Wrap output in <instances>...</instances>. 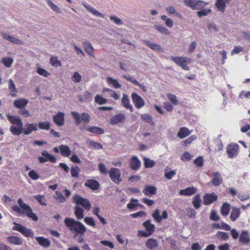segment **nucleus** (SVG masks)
Returning <instances> with one entry per match:
<instances>
[{
    "label": "nucleus",
    "mask_w": 250,
    "mask_h": 250,
    "mask_svg": "<svg viewBox=\"0 0 250 250\" xmlns=\"http://www.w3.org/2000/svg\"><path fill=\"white\" fill-rule=\"evenodd\" d=\"M6 117L12 125L10 127V131L13 135H20L21 133L27 135L38 129L37 124H26L23 127L22 121L18 116L7 114Z\"/></svg>",
    "instance_id": "obj_1"
},
{
    "label": "nucleus",
    "mask_w": 250,
    "mask_h": 250,
    "mask_svg": "<svg viewBox=\"0 0 250 250\" xmlns=\"http://www.w3.org/2000/svg\"><path fill=\"white\" fill-rule=\"evenodd\" d=\"M73 201L76 204L74 208L75 217L78 220L83 218L84 209L80 206L83 207L85 210L88 211L91 208L90 202L87 199L83 198L78 194H75L73 196Z\"/></svg>",
    "instance_id": "obj_2"
},
{
    "label": "nucleus",
    "mask_w": 250,
    "mask_h": 250,
    "mask_svg": "<svg viewBox=\"0 0 250 250\" xmlns=\"http://www.w3.org/2000/svg\"><path fill=\"white\" fill-rule=\"evenodd\" d=\"M64 222L68 229L74 232L75 236L78 234L83 235L86 231V227L82 223L73 218H65Z\"/></svg>",
    "instance_id": "obj_3"
},
{
    "label": "nucleus",
    "mask_w": 250,
    "mask_h": 250,
    "mask_svg": "<svg viewBox=\"0 0 250 250\" xmlns=\"http://www.w3.org/2000/svg\"><path fill=\"white\" fill-rule=\"evenodd\" d=\"M18 203L20 207L17 205L14 206L12 207V209L14 211L19 213L22 214H23L25 212L27 217L32 218L34 221H36L38 220V217L33 212L30 207L24 203L21 198L18 199Z\"/></svg>",
    "instance_id": "obj_4"
},
{
    "label": "nucleus",
    "mask_w": 250,
    "mask_h": 250,
    "mask_svg": "<svg viewBox=\"0 0 250 250\" xmlns=\"http://www.w3.org/2000/svg\"><path fill=\"white\" fill-rule=\"evenodd\" d=\"M170 59L178 65L185 70H189V67L187 65L191 62V59L186 57H174L171 56Z\"/></svg>",
    "instance_id": "obj_5"
},
{
    "label": "nucleus",
    "mask_w": 250,
    "mask_h": 250,
    "mask_svg": "<svg viewBox=\"0 0 250 250\" xmlns=\"http://www.w3.org/2000/svg\"><path fill=\"white\" fill-rule=\"evenodd\" d=\"M71 115L74 119L76 125H79L82 121L87 123H89L90 121L89 115L85 112L83 113L82 115H80L79 113L76 111H72Z\"/></svg>",
    "instance_id": "obj_6"
},
{
    "label": "nucleus",
    "mask_w": 250,
    "mask_h": 250,
    "mask_svg": "<svg viewBox=\"0 0 250 250\" xmlns=\"http://www.w3.org/2000/svg\"><path fill=\"white\" fill-rule=\"evenodd\" d=\"M143 226L146 228V230H139L138 231L139 234L143 237H147L151 235L155 230V226L151 224L150 220L144 222Z\"/></svg>",
    "instance_id": "obj_7"
},
{
    "label": "nucleus",
    "mask_w": 250,
    "mask_h": 250,
    "mask_svg": "<svg viewBox=\"0 0 250 250\" xmlns=\"http://www.w3.org/2000/svg\"><path fill=\"white\" fill-rule=\"evenodd\" d=\"M108 173L111 180L116 184H119L122 181L121 177V171L117 168L112 167L108 171Z\"/></svg>",
    "instance_id": "obj_8"
},
{
    "label": "nucleus",
    "mask_w": 250,
    "mask_h": 250,
    "mask_svg": "<svg viewBox=\"0 0 250 250\" xmlns=\"http://www.w3.org/2000/svg\"><path fill=\"white\" fill-rule=\"evenodd\" d=\"M42 156L38 157V160L41 163L46 162H50L51 163H55L57 161L56 158L53 155L49 154L47 151L43 150L41 152Z\"/></svg>",
    "instance_id": "obj_9"
},
{
    "label": "nucleus",
    "mask_w": 250,
    "mask_h": 250,
    "mask_svg": "<svg viewBox=\"0 0 250 250\" xmlns=\"http://www.w3.org/2000/svg\"><path fill=\"white\" fill-rule=\"evenodd\" d=\"M53 151L56 153L60 152L63 157H69L71 154V151L69 146L66 145H62L53 148Z\"/></svg>",
    "instance_id": "obj_10"
},
{
    "label": "nucleus",
    "mask_w": 250,
    "mask_h": 250,
    "mask_svg": "<svg viewBox=\"0 0 250 250\" xmlns=\"http://www.w3.org/2000/svg\"><path fill=\"white\" fill-rule=\"evenodd\" d=\"M239 149V145L236 144L229 145L227 148V153L228 157L230 158L236 157L238 155Z\"/></svg>",
    "instance_id": "obj_11"
},
{
    "label": "nucleus",
    "mask_w": 250,
    "mask_h": 250,
    "mask_svg": "<svg viewBox=\"0 0 250 250\" xmlns=\"http://www.w3.org/2000/svg\"><path fill=\"white\" fill-rule=\"evenodd\" d=\"M218 196L214 192L205 193L203 196V204L205 205H209L217 201Z\"/></svg>",
    "instance_id": "obj_12"
},
{
    "label": "nucleus",
    "mask_w": 250,
    "mask_h": 250,
    "mask_svg": "<svg viewBox=\"0 0 250 250\" xmlns=\"http://www.w3.org/2000/svg\"><path fill=\"white\" fill-rule=\"evenodd\" d=\"M132 102L137 108L143 107L145 104L144 99L136 93L131 94Z\"/></svg>",
    "instance_id": "obj_13"
},
{
    "label": "nucleus",
    "mask_w": 250,
    "mask_h": 250,
    "mask_svg": "<svg viewBox=\"0 0 250 250\" xmlns=\"http://www.w3.org/2000/svg\"><path fill=\"white\" fill-rule=\"evenodd\" d=\"M53 121L58 126L63 125L65 121L64 113L62 112H58L53 116Z\"/></svg>",
    "instance_id": "obj_14"
},
{
    "label": "nucleus",
    "mask_w": 250,
    "mask_h": 250,
    "mask_svg": "<svg viewBox=\"0 0 250 250\" xmlns=\"http://www.w3.org/2000/svg\"><path fill=\"white\" fill-rule=\"evenodd\" d=\"M239 242L243 245H248L250 242V235L247 230L241 231L239 237Z\"/></svg>",
    "instance_id": "obj_15"
},
{
    "label": "nucleus",
    "mask_w": 250,
    "mask_h": 250,
    "mask_svg": "<svg viewBox=\"0 0 250 250\" xmlns=\"http://www.w3.org/2000/svg\"><path fill=\"white\" fill-rule=\"evenodd\" d=\"M126 119V117L124 114L119 113L115 115L112 117L110 121V123L112 125L118 124L123 123Z\"/></svg>",
    "instance_id": "obj_16"
},
{
    "label": "nucleus",
    "mask_w": 250,
    "mask_h": 250,
    "mask_svg": "<svg viewBox=\"0 0 250 250\" xmlns=\"http://www.w3.org/2000/svg\"><path fill=\"white\" fill-rule=\"evenodd\" d=\"M84 186L92 190H96L99 188L100 184L99 182L94 179H88L86 181Z\"/></svg>",
    "instance_id": "obj_17"
},
{
    "label": "nucleus",
    "mask_w": 250,
    "mask_h": 250,
    "mask_svg": "<svg viewBox=\"0 0 250 250\" xmlns=\"http://www.w3.org/2000/svg\"><path fill=\"white\" fill-rule=\"evenodd\" d=\"M212 177L211 182L214 186H218L222 183V177L219 172L213 173Z\"/></svg>",
    "instance_id": "obj_18"
},
{
    "label": "nucleus",
    "mask_w": 250,
    "mask_h": 250,
    "mask_svg": "<svg viewBox=\"0 0 250 250\" xmlns=\"http://www.w3.org/2000/svg\"><path fill=\"white\" fill-rule=\"evenodd\" d=\"M28 103V100L23 98H20L14 101V107L18 109H21L25 107Z\"/></svg>",
    "instance_id": "obj_19"
},
{
    "label": "nucleus",
    "mask_w": 250,
    "mask_h": 250,
    "mask_svg": "<svg viewBox=\"0 0 250 250\" xmlns=\"http://www.w3.org/2000/svg\"><path fill=\"white\" fill-rule=\"evenodd\" d=\"M129 165L132 169L137 170L140 167L141 162L137 156H133L129 161Z\"/></svg>",
    "instance_id": "obj_20"
},
{
    "label": "nucleus",
    "mask_w": 250,
    "mask_h": 250,
    "mask_svg": "<svg viewBox=\"0 0 250 250\" xmlns=\"http://www.w3.org/2000/svg\"><path fill=\"white\" fill-rule=\"evenodd\" d=\"M122 105L127 109H129L131 112H133L134 109L131 104H130V101L128 95L123 94L122 99Z\"/></svg>",
    "instance_id": "obj_21"
},
{
    "label": "nucleus",
    "mask_w": 250,
    "mask_h": 250,
    "mask_svg": "<svg viewBox=\"0 0 250 250\" xmlns=\"http://www.w3.org/2000/svg\"><path fill=\"white\" fill-rule=\"evenodd\" d=\"M197 191V188L194 187L187 188L185 189H181L179 191V194L184 196H191Z\"/></svg>",
    "instance_id": "obj_22"
},
{
    "label": "nucleus",
    "mask_w": 250,
    "mask_h": 250,
    "mask_svg": "<svg viewBox=\"0 0 250 250\" xmlns=\"http://www.w3.org/2000/svg\"><path fill=\"white\" fill-rule=\"evenodd\" d=\"M156 188L152 186L146 185L143 191L145 195L150 196L156 193Z\"/></svg>",
    "instance_id": "obj_23"
},
{
    "label": "nucleus",
    "mask_w": 250,
    "mask_h": 250,
    "mask_svg": "<svg viewBox=\"0 0 250 250\" xmlns=\"http://www.w3.org/2000/svg\"><path fill=\"white\" fill-rule=\"evenodd\" d=\"M85 129L88 132L98 135L103 134L104 133V130L103 128L96 126H88L85 128Z\"/></svg>",
    "instance_id": "obj_24"
},
{
    "label": "nucleus",
    "mask_w": 250,
    "mask_h": 250,
    "mask_svg": "<svg viewBox=\"0 0 250 250\" xmlns=\"http://www.w3.org/2000/svg\"><path fill=\"white\" fill-rule=\"evenodd\" d=\"M231 0H217L215 5L219 11L224 12L226 4L229 3Z\"/></svg>",
    "instance_id": "obj_25"
},
{
    "label": "nucleus",
    "mask_w": 250,
    "mask_h": 250,
    "mask_svg": "<svg viewBox=\"0 0 250 250\" xmlns=\"http://www.w3.org/2000/svg\"><path fill=\"white\" fill-rule=\"evenodd\" d=\"M8 88L10 95L12 97H16L17 95L18 90L12 79L8 81Z\"/></svg>",
    "instance_id": "obj_26"
},
{
    "label": "nucleus",
    "mask_w": 250,
    "mask_h": 250,
    "mask_svg": "<svg viewBox=\"0 0 250 250\" xmlns=\"http://www.w3.org/2000/svg\"><path fill=\"white\" fill-rule=\"evenodd\" d=\"M2 37L5 40H8L13 43L19 44V45H21V44H23V42L13 37V36H10L7 34H5V33L2 34Z\"/></svg>",
    "instance_id": "obj_27"
},
{
    "label": "nucleus",
    "mask_w": 250,
    "mask_h": 250,
    "mask_svg": "<svg viewBox=\"0 0 250 250\" xmlns=\"http://www.w3.org/2000/svg\"><path fill=\"white\" fill-rule=\"evenodd\" d=\"M36 240L41 246L44 248H47L50 246L51 242L50 240L43 237H37Z\"/></svg>",
    "instance_id": "obj_28"
},
{
    "label": "nucleus",
    "mask_w": 250,
    "mask_h": 250,
    "mask_svg": "<svg viewBox=\"0 0 250 250\" xmlns=\"http://www.w3.org/2000/svg\"><path fill=\"white\" fill-rule=\"evenodd\" d=\"M83 46L85 51L91 56L94 57V48L89 42H84Z\"/></svg>",
    "instance_id": "obj_29"
},
{
    "label": "nucleus",
    "mask_w": 250,
    "mask_h": 250,
    "mask_svg": "<svg viewBox=\"0 0 250 250\" xmlns=\"http://www.w3.org/2000/svg\"><path fill=\"white\" fill-rule=\"evenodd\" d=\"M191 134V131L186 127H182L180 128L178 132L177 136L180 139H183L188 136Z\"/></svg>",
    "instance_id": "obj_30"
},
{
    "label": "nucleus",
    "mask_w": 250,
    "mask_h": 250,
    "mask_svg": "<svg viewBox=\"0 0 250 250\" xmlns=\"http://www.w3.org/2000/svg\"><path fill=\"white\" fill-rule=\"evenodd\" d=\"M7 240L10 244L20 245L22 243V239L18 236H11L7 237Z\"/></svg>",
    "instance_id": "obj_31"
},
{
    "label": "nucleus",
    "mask_w": 250,
    "mask_h": 250,
    "mask_svg": "<svg viewBox=\"0 0 250 250\" xmlns=\"http://www.w3.org/2000/svg\"><path fill=\"white\" fill-rule=\"evenodd\" d=\"M240 210L239 208H233L230 215V219L232 222H234L239 217Z\"/></svg>",
    "instance_id": "obj_32"
},
{
    "label": "nucleus",
    "mask_w": 250,
    "mask_h": 250,
    "mask_svg": "<svg viewBox=\"0 0 250 250\" xmlns=\"http://www.w3.org/2000/svg\"><path fill=\"white\" fill-rule=\"evenodd\" d=\"M84 6L89 12L92 13L94 15L102 18H104V15L98 11L91 6L88 4H84Z\"/></svg>",
    "instance_id": "obj_33"
},
{
    "label": "nucleus",
    "mask_w": 250,
    "mask_h": 250,
    "mask_svg": "<svg viewBox=\"0 0 250 250\" xmlns=\"http://www.w3.org/2000/svg\"><path fill=\"white\" fill-rule=\"evenodd\" d=\"M145 43L150 48L154 51H159L162 50V48L159 44L155 43H151L148 41H145Z\"/></svg>",
    "instance_id": "obj_34"
},
{
    "label": "nucleus",
    "mask_w": 250,
    "mask_h": 250,
    "mask_svg": "<svg viewBox=\"0 0 250 250\" xmlns=\"http://www.w3.org/2000/svg\"><path fill=\"white\" fill-rule=\"evenodd\" d=\"M146 245L148 249L152 250L154 248L157 247L158 243L156 240L150 238L147 240Z\"/></svg>",
    "instance_id": "obj_35"
},
{
    "label": "nucleus",
    "mask_w": 250,
    "mask_h": 250,
    "mask_svg": "<svg viewBox=\"0 0 250 250\" xmlns=\"http://www.w3.org/2000/svg\"><path fill=\"white\" fill-rule=\"evenodd\" d=\"M230 208V205L229 203L227 202L223 203L221 208V214L225 216H227L229 212Z\"/></svg>",
    "instance_id": "obj_36"
},
{
    "label": "nucleus",
    "mask_w": 250,
    "mask_h": 250,
    "mask_svg": "<svg viewBox=\"0 0 250 250\" xmlns=\"http://www.w3.org/2000/svg\"><path fill=\"white\" fill-rule=\"evenodd\" d=\"M201 199L199 194L196 195L192 201V204L196 209H198L201 207Z\"/></svg>",
    "instance_id": "obj_37"
},
{
    "label": "nucleus",
    "mask_w": 250,
    "mask_h": 250,
    "mask_svg": "<svg viewBox=\"0 0 250 250\" xmlns=\"http://www.w3.org/2000/svg\"><path fill=\"white\" fill-rule=\"evenodd\" d=\"M107 82L108 84H112L115 88H119L121 86L116 79H114L109 77L107 78Z\"/></svg>",
    "instance_id": "obj_38"
},
{
    "label": "nucleus",
    "mask_w": 250,
    "mask_h": 250,
    "mask_svg": "<svg viewBox=\"0 0 250 250\" xmlns=\"http://www.w3.org/2000/svg\"><path fill=\"white\" fill-rule=\"evenodd\" d=\"M1 63L6 67H10L13 62V60L10 57H5L2 59Z\"/></svg>",
    "instance_id": "obj_39"
},
{
    "label": "nucleus",
    "mask_w": 250,
    "mask_h": 250,
    "mask_svg": "<svg viewBox=\"0 0 250 250\" xmlns=\"http://www.w3.org/2000/svg\"><path fill=\"white\" fill-rule=\"evenodd\" d=\"M47 3L48 4V5L51 7V8L55 12L58 13H61L62 10L61 9L58 7L57 5H56L55 4L53 3V2L51 0H46Z\"/></svg>",
    "instance_id": "obj_40"
},
{
    "label": "nucleus",
    "mask_w": 250,
    "mask_h": 250,
    "mask_svg": "<svg viewBox=\"0 0 250 250\" xmlns=\"http://www.w3.org/2000/svg\"><path fill=\"white\" fill-rule=\"evenodd\" d=\"M50 64L55 67L61 66L62 63L60 61L58 60L57 57H51L50 60Z\"/></svg>",
    "instance_id": "obj_41"
},
{
    "label": "nucleus",
    "mask_w": 250,
    "mask_h": 250,
    "mask_svg": "<svg viewBox=\"0 0 250 250\" xmlns=\"http://www.w3.org/2000/svg\"><path fill=\"white\" fill-rule=\"evenodd\" d=\"M155 165V162L148 158L144 159V166L146 168H151Z\"/></svg>",
    "instance_id": "obj_42"
},
{
    "label": "nucleus",
    "mask_w": 250,
    "mask_h": 250,
    "mask_svg": "<svg viewBox=\"0 0 250 250\" xmlns=\"http://www.w3.org/2000/svg\"><path fill=\"white\" fill-rule=\"evenodd\" d=\"M39 128L41 129L49 130L50 127V124L48 122H41L38 124Z\"/></svg>",
    "instance_id": "obj_43"
},
{
    "label": "nucleus",
    "mask_w": 250,
    "mask_h": 250,
    "mask_svg": "<svg viewBox=\"0 0 250 250\" xmlns=\"http://www.w3.org/2000/svg\"><path fill=\"white\" fill-rule=\"evenodd\" d=\"M80 171V168L78 166L71 167L70 169L71 176L73 177H78Z\"/></svg>",
    "instance_id": "obj_44"
},
{
    "label": "nucleus",
    "mask_w": 250,
    "mask_h": 250,
    "mask_svg": "<svg viewBox=\"0 0 250 250\" xmlns=\"http://www.w3.org/2000/svg\"><path fill=\"white\" fill-rule=\"evenodd\" d=\"M34 198L36 199L42 206H46V199L44 197L41 195H37L34 196Z\"/></svg>",
    "instance_id": "obj_45"
},
{
    "label": "nucleus",
    "mask_w": 250,
    "mask_h": 250,
    "mask_svg": "<svg viewBox=\"0 0 250 250\" xmlns=\"http://www.w3.org/2000/svg\"><path fill=\"white\" fill-rule=\"evenodd\" d=\"M217 236L220 240H227L229 239L228 233L225 232L218 231L217 233Z\"/></svg>",
    "instance_id": "obj_46"
},
{
    "label": "nucleus",
    "mask_w": 250,
    "mask_h": 250,
    "mask_svg": "<svg viewBox=\"0 0 250 250\" xmlns=\"http://www.w3.org/2000/svg\"><path fill=\"white\" fill-rule=\"evenodd\" d=\"M21 233L25 237H33L34 235L32 230L26 228L25 227L23 228Z\"/></svg>",
    "instance_id": "obj_47"
},
{
    "label": "nucleus",
    "mask_w": 250,
    "mask_h": 250,
    "mask_svg": "<svg viewBox=\"0 0 250 250\" xmlns=\"http://www.w3.org/2000/svg\"><path fill=\"white\" fill-rule=\"evenodd\" d=\"M95 102L99 104H102L106 103L107 99L97 95L95 97Z\"/></svg>",
    "instance_id": "obj_48"
},
{
    "label": "nucleus",
    "mask_w": 250,
    "mask_h": 250,
    "mask_svg": "<svg viewBox=\"0 0 250 250\" xmlns=\"http://www.w3.org/2000/svg\"><path fill=\"white\" fill-rule=\"evenodd\" d=\"M155 28L161 33L165 35H168L169 32L166 27L160 25H155Z\"/></svg>",
    "instance_id": "obj_49"
},
{
    "label": "nucleus",
    "mask_w": 250,
    "mask_h": 250,
    "mask_svg": "<svg viewBox=\"0 0 250 250\" xmlns=\"http://www.w3.org/2000/svg\"><path fill=\"white\" fill-rule=\"evenodd\" d=\"M84 222L88 225L95 227L96 224L93 219V218L91 217H86L84 219Z\"/></svg>",
    "instance_id": "obj_50"
},
{
    "label": "nucleus",
    "mask_w": 250,
    "mask_h": 250,
    "mask_svg": "<svg viewBox=\"0 0 250 250\" xmlns=\"http://www.w3.org/2000/svg\"><path fill=\"white\" fill-rule=\"evenodd\" d=\"M192 156L190 155V154L186 151L181 156V160L183 161H189L192 159Z\"/></svg>",
    "instance_id": "obj_51"
},
{
    "label": "nucleus",
    "mask_w": 250,
    "mask_h": 250,
    "mask_svg": "<svg viewBox=\"0 0 250 250\" xmlns=\"http://www.w3.org/2000/svg\"><path fill=\"white\" fill-rule=\"evenodd\" d=\"M123 77L124 79L130 82L131 83H132L133 84H134L135 85H140V83L139 82H138L136 80L134 79V78H133L129 75H124Z\"/></svg>",
    "instance_id": "obj_52"
},
{
    "label": "nucleus",
    "mask_w": 250,
    "mask_h": 250,
    "mask_svg": "<svg viewBox=\"0 0 250 250\" xmlns=\"http://www.w3.org/2000/svg\"><path fill=\"white\" fill-rule=\"evenodd\" d=\"M141 119L147 123H153L152 117L148 114H144L141 115Z\"/></svg>",
    "instance_id": "obj_53"
},
{
    "label": "nucleus",
    "mask_w": 250,
    "mask_h": 250,
    "mask_svg": "<svg viewBox=\"0 0 250 250\" xmlns=\"http://www.w3.org/2000/svg\"><path fill=\"white\" fill-rule=\"evenodd\" d=\"M37 72L39 75L45 77H47L50 75V74L46 70L41 67H38L37 68Z\"/></svg>",
    "instance_id": "obj_54"
},
{
    "label": "nucleus",
    "mask_w": 250,
    "mask_h": 250,
    "mask_svg": "<svg viewBox=\"0 0 250 250\" xmlns=\"http://www.w3.org/2000/svg\"><path fill=\"white\" fill-rule=\"evenodd\" d=\"M89 144L92 148L95 149H100L102 148L103 146L101 144L97 142H95L93 141H90L89 142Z\"/></svg>",
    "instance_id": "obj_55"
},
{
    "label": "nucleus",
    "mask_w": 250,
    "mask_h": 250,
    "mask_svg": "<svg viewBox=\"0 0 250 250\" xmlns=\"http://www.w3.org/2000/svg\"><path fill=\"white\" fill-rule=\"evenodd\" d=\"M28 176L32 180H36L40 178L39 174L34 170H31L28 173Z\"/></svg>",
    "instance_id": "obj_56"
},
{
    "label": "nucleus",
    "mask_w": 250,
    "mask_h": 250,
    "mask_svg": "<svg viewBox=\"0 0 250 250\" xmlns=\"http://www.w3.org/2000/svg\"><path fill=\"white\" fill-rule=\"evenodd\" d=\"M167 98L168 100L172 103V104L174 105H176L178 103V100L176 98V96L171 93H168L167 95Z\"/></svg>",
    "instance_id": "obj_57"
},
{
    "label": "nucleus",
    "mask_w": 250,
    "mask_h": 250,
    "mask_svg": "<svg viewBox=\"0 0 250 250\" xmlns=\"http://www.w3.org/2000/svg\"><path fill=\"white\" fill-rule=\"evenodd\" d=\"M206 2L201 0H197L195 3V9H201L206 5Z\"/></svg>",
    "instance_id": "obj_58"
},
{
    "label": "nucleus",
    "mask_w": 250,
    "mask_h": 250,
    "mask_svg": "<svg viewBox=\"0 0 250 250\" xmlns=\"http://www.w3.org/2000/svg\"><path fill=\"white\" fill-rule=\"evenodd\" d=\"M196 0H185L184 3L187 6L189 7L194 10Z\"/></svg>",
    "instance_id": "obj_59"
},
{
    "label": "nucleus",
    "mask_w": 250,
    "mask_h": 250,
    "mask_svg": "<svg viewBox=\"0 0 250 250\" xmlns=\"http://www.w3.org/2000/svg\"><path fill=\"white\" fill-rule=\"evenodd\" d=\"M203 158L202 156H198L194 160V163L198 167H202L203 166Z\"/></svg>",
    "instance_id": "obj_60"
},
{
    "label": "nucleus",
    "mask_w": 250,
    "mask_h": 250,
    "mask_svg": "<svg viewBox=\"0 0 250 250\" xmlns=\"http://www.w3.org/2000/svg\"><path fill=\"white\" fill-rule=\"evenodd\" d=\"M56 199L59 202L63 203L66 201L65 198L61 192H56L55 195Z\"/></svg>",
    "instance_id": "obj_61"
},
{
    "label": "nucleus",
    "mask_w": 250,
    "mask_h": 250,
    "mask_svg": "<svg viewBox=\"0 0 250 250\" xmlns=\"http://www.w3.org/2000/svg\"><path fill=\"white\" fill-rule=\"evenodd\" d=\"M152 217L157 222H161L162 221V217L160 216L159 210L158 209H156L152 214Z\"/></svg>",
    "instance_id": "obj_62"
},
{
    "label": "nucleus",
    "mask_w": 250,
    "mask_h": 250,
    "mask_svg": "<svg viewBox=\"0 0 250 250\" xmlns=\"http://www.w3.org/2000/svg\"><path fill=\"white\" fill-rule=\"evenodd\" d=\"M196 139V137L195 136H191L190 137H188L186 140L183 141L182 142V144L183 145L185 146H187L189 145H190L193 140Z\"/></svg>",
    "instance_id": "obj_63"
},
{
    "label": "nucleus",
    "mask_w": 250,
    "mask_h": 250,
    "mask_svg": "<svg viewBox=\"0 0 250 250\" xmlns=\"http://www.w3.org/2000/svg\"><path fill=\"white\" fill-rule=\"evenodd\" d=\"M99 170L102 174H106L108 172L105 166L103 163H100L99 165Z\"/></svg>",
    "instance_id": "obj_64"
}]
</instances>
